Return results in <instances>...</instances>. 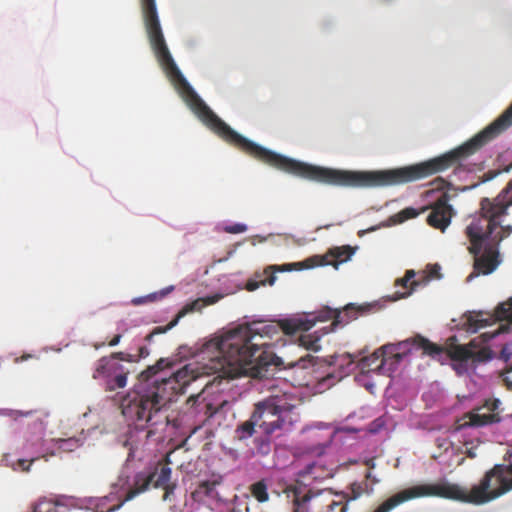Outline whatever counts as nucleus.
I'll return each mask as SVG.
<instances>
[{"label": "nucleus", "mask_w": 512, "mask_h": 512, "mask_svg": "<svg viewBox=\"0 0 512 512\" xmlns=\"http://www.w3.org/2000/svg\"><path fill=\"white\" fill-rule=\"evenodd\" d=\"M113 361L114 359L126 361V362H133L135 361V356L132 354L124 353V352H115L111 355V358Z\"/></svg>", "instance_id": "2f4dec72"}, {"label": "nucleus", "mask_w": 512, "mask_h": 512, "mask_svg": "<svg viewBox=\"0 0 512 512\" xmlns=\"http://www.w3.org/2000/svg\"><path fill=\"white\" fill-rule=\"evenodd\" d=\"M220 484L218 480H206L198 484L196 489L192 492V499L196 502L205 503L208 500H214L218 496L216 490L217 485Z\"/></svg>", "instance_id": "2eb2a0df"}, {"label": "nucleus", "mask_w": 512, "mask_h": 512, "mask_svg": "<svg viewBox=\"0 0 512 512\" xmlns=\"http://www.w3.org/2000/svg\"><path fill=\"white\" fill-rule=\"evenodd\" d=\"M512 234V225L508 224L496 228L488 223L472 218L465 229V235L469 239V252L474 255L473 272L467 281L479 276L492 273L500 264L499 245Z\"/></svg>", "instance_id": "7ed1b4c3"}, {"label": "nucleus", "mask_w": 512, "mask_h": 512, "mask_svg": "<svg viewBox=\"0 0 512 512\" xmlns=\"http://www.w3.org/2000/svg\"><path fill=\"white\" fill-rule=\"evenodd\" d=\"M510 490H512V464H497L487 471L480 482L473 485L470 490L446 480L418 484L391 496L373 512H390L406 501L423 497H439L481 505L504 495Z\"/></svg>", "instance_id": "f03ea898"}, {"label": "nucleus", "mask_w": 512, "mask_h": 512, "mask_svg": "<svg viewBox=\"0 0 512 512\" xmlns=\"http://www.w3.org/2000/svg\"><path fill=\"white\" fill-rule=\"evenodd\" d=\"M511 168H512V163L509 165V167H508V169H507V170H509V169H511Z\"/></svg>", "instance_id": "a18cd8bd"}, {"label": "nucleus", "mask_w": 512, "mask_h": 512, "mask_svg": "<svg viewBox=\"0 0 512 512\" xmlns=\"http://www.w3.org/2000/svg\"><path fill=\"white\" fill-rule=\"evenodd\" d=\"M36 460V458H32L31 460L19 459L15 464H13V470H19L22 472H28L32 463Z\"/></svg>", "instance_id": "bb28decb"}, {"label": "nucleus", "mask_w": 512, "mask_h": 512, "mask_svg": "<svg viewBox=\"0 0 512 512\" xmlns=\"http://www.w3.org/2000/svg\"><path fill=\"white\" fill-rule=\"evenodd\" d=\"M247 230V226L242 223H236L224 227V231L230 234L243 233Z\"/></svg>", "instance_id": "c756f323"}, {"label": "nucleus", "mask_w": 512, "mask_h": 512, "mask_svg": "<svg viewBox=\"0 0 512 512\" xmlns=\"http://www.w3.org/2000/svg\"><path fill=\"white\" fill-rule=\"evenodd\" d=\"M148 355H149V350L145 346H142L139 348L138 358H145Z\"/></svg>", "instance_id": "f704fd0d"}, {"label": "nucleus", "mask_w": 512, "mask_h": 512, "mask_svg": "<svg viewBox=\"0 0 512 512\" xmlns=\"http://www.w3.org/2000/svg\"><path fill=\"white\" fill-rule=\"evenodd\" d=\"M250 492L259 502H266L269 499L267 485L263 480L253 483Z\"/></svg>", "instance_id": "5701e85b"}, {"label": "nucleus", "mask_w": 512, "mask_h": 512, "mask_svg": "<svg viewBox=\"0 0 512 512\" xmlns=\"http://www.w3.org/2000/svg\"><path fill=\"white\" fill-rule=\"evenodd\" d=\"M427 208H422L421 210H416L415 208H412V207H407L403 210H401L399 213H398V217H399V220L402 222V221H405V220H408V219H412V218H415L417 217L421 212H424Z\"/></svg>", "instance_id": "a878e982"}, {"label": "nucleus", "mask_w": 512, "mask_h": 512, "mask_svg": "<svg viewBox=\"0 0 512 512\" xmlns=\"http://www.w3.org/2000/svg\"><path fill=\"white\" fill-rule=\"evenodd\" d=\"M443 184H446V182L444 181V179L440 178L439 179Z\"/></svg>", "instance_id": "37998d69"}, {"label": "nucleus", "mask_w": 512, "mask_h": 512, "mask_svg": "<svg viewBox=\"0 0 512 512\" xmlns=\"http://www.w3.org/2000/svg\"><path fill=\"white\" fill-rule=\"evenodd\" d=\"M510 206H512V180L496 197L482 198L478 215L474 218L499 229L504 226L501 224L502 218L508 215Z\"/></svg>", "instance_id": "0eeeda50"}, {"label": "nucleus", "mask_w": 512, "mask_h": 512, "mask_svg": "<svg viewBox=\"0 0 512 512\" xmlns=\"http://www.w3.org/2000/svg\"><path fill=\"white\" fill-rule=\"evenodd\" d=\"M121 337L122 335L121 334H117L115 335L108 343L109 346H116L120 340H121Z\"/></svg>", "instance_id": "72a5a7b5"}, {"label": "nucleus", "mask_w": 512, "mask_h": 512, "mask_svg": "<svg viewBox=\"0 0 512 512\" xmlns=\"http://www.w3.org/2000/svg\"><path fill=\"white\" fill-rule=\"evenodd\" d=\"M255 426H258V420L254 419V412H252L250 419L237 427L235 431L236 437L239 440L251 437L255 433Z\"/></svg>", "instance_id": "aec40b11"}, {"label": "nucleus", "mask_w": 512, "mask_h": 512, "mask_svg": "<svg viewBox=\"0 0 512 512\" xmlns=\"http://www.w3.org/2000/svg\"><path fill=\"white\" fill-rule=\"evenodd\" d=\"M414 276H415L414 270H407L404 277L396 280V282H395L396 285H400L406 289L410 288L408 291L401 293L396 299L404 298L411 294V291L414 289V286L418 285L416 281H412Z\"/></svg>", "instance_id": "4be33fe9"}, {"label": "nucleus", "mask_w": 512, "mask_h": 512, "mask_svg": "<svg viewBox=\"0 0 512 512\" xmlns=\"http://www.w3.org/2000/svg\"><path fill=\"white\" fill-rule=\"evenodd\" d=\"M254 419L266 435L288 431L299 420L296 406L286 394L270 396L254 405Z\"/></svg>", "instance_id": "423d86ee"}, {"label": "nucleus", "mask_w": 512, "mask_h": 512, "mask_svg": "<svg viewBox=\"0 0 512 512\" xmlns=\"http://www.w3.org/2000/svg\"><path fill=\"white\" fill-rule=\"evenodd\" d=\"M172 470L167 465H161L150 474L139 473L134 478L133 486L127 491L125 500H132L138 494L148 489L150 485L164 490L163 499L167 500L174 492L175 484L170 483Z\"/></svg>", "instance_id": "6e6552de"}, {"label": "nucleus", "mask_w": 512, "mask_h": 512, "mask_svg": "<svg viewBox=\"0 0 512 512\" xmlns=\"http://www.w3.org/2000/svg\"><path fill=\"white\" fill-rule=\"evenodd\" d=\"M475 340L471 341L468 346L465 345H454L448 350L449 357L455 361H468L473 362H486L493 357V353L489 347H482L475 350Z\"/></svg>", "instance_id": "9b49d317"}, {"label": "nucleus", "mask_w": 512, "mask_h": 512, "mask_svg": "<svg viewBox=\"0 0 512 512\" xmlns=\"http://www.w3.org/2000/svg\"><path fill=\"white\" fill-rule=\"evenodd\" d=\"M132 455H133V449L130 448L129 456H132Z\"/></svg>", "instance_id": "ea45409f"}, {"label": "nucleus", "mask_w": 512, "mask_h": 512, "mask_svg": "<svg viewBox=\"0 0 512 512\" xmlns=\"http://www.w3.org/2000/svg\"><path fill=\"white\" fill-rule=\"evenodd\" d=\"M356 250L357 247H352L350 245L332 247L321 257V263L323 265H331L334 268H338L340 264L350 260Z\"/></svg>", "instance_id": "f8f14e48"}, {"label": "nucleus", "mask_w": 512, "mask_h": 512, "mask_svg": "<svg viewBox=\"0 0 512 512\" xmlns=\"http://www.w3.org/2000/svg\"><path fill=\"white\" fill-rule=\"evenodd\" d=\"M350 492L343 494V501H332L328 508L331 512L335 510L336 507H340L339 512H346L348 502L353 501L361 497L364 493L367 492V483H357L354 482L350 485Z\"/></svg>", "instance_id": "4468645a"}, {"label": "nucleus", "mask_w": 512, "mask_h": 512, "mask_svg": "<svg viewBox=\"0 0 512 512\" xmlns=\"http://www.w3.org/2000/svg\"><path fill=\"white\" fill-rule=\"evenodd\" d=\"M468 325L474 331H477L479 328L486 326V321L479 319L478 315H476V316L471 315L468 317Z\"/></svg>", "instance_id": "c85d7f7f"}, {"label": "nucleus", "mask_w": 512, "mask_h": 512, "mask_svg": "<svg viewBox=\"0 0 512 512\" xmlns=\"http://www.w3.org/2000/svg\"><path fill=\"white\" fill-rule=\"evenodd\" d=\"M378 309L377 304L349 303L340 309L324 307L318 312L295 315L277 322L253 321L240 325L221 337L208 341L202 351L205 361L201 367L187 364L169 376L165 369L173 363L161 358L151 366V436L159 427H166L168 416L163 410L172 398L184 392L200 374H217L219 378L234 379L240 376L262 378L271 365L280 366L283 361L271 350L263 338H272L282 330L286 335L298 331L307 332L317 322L333 320L331 326H344L360 316H366Z\"/></svg>", "instance_id": "f257e3e1"}, {"label": "nucleus", "mask_w": 512, "mask_h": 512, "mask_svg": "<svg viewBox=\"0 0 512 512\" xmlns=\"http://www.w3.org/2000/svg\"><path fill=\"white\" fill-rule=\"evenodd\" d=\"M204 304L205 303L202 299H197L191 303L186 304L170 323H168L166 326L155 327L149 334L146 335L145 340L150 342L155 335L166 333L174 326H176L181 317L190 312L200 311Z\"/></svg>", "instance_id": "ddd939ff"}, {"label": "nucleus", "mask_w": 512, "mask_h": 512, "mask_svg": "<svg viewBox=\"0 0 512 512\" xmlns=\"http://www.w3.org/2000/svg\"><path fill=\"white\" fill-rule=\"evenodd\" d=\"M498 309L502 312L503 317H509V315L506 314V309L504 307V304L500 305V307Z\"/></svg>", "instance_id": "e433bc0d"}, {"label": "nucleus", "mask_w": 512, "mask_h": 512, "mask_svg": "<svg viewBox=\"0 0 512 512\" xmlns=\"http://www.w3.org/2000/svg\"><path fill=\"white\" fill-rule=\"evenodd\" d=\"M114 499L113 495L105 496L99 500V502L95 505V512H113L119 509L124 502L125 498L118 502H112Z\"/></svg>", "instance_id": "412c9836"}, {"label": "nucleus", "mask_w": 512, "mask_h": 512, "mask_svg": "<svg viewBox=\"0 0 512 512\" xmlns=\"http://www.w3.org/2000/svg\"><path fill=\"white\" fill-rule=\"evenodd\" d=\"M329 332L328 328H324L322 332H314L309 334L300 335L298 341L299 346L305 348L306 350H310L313 352H318L321 349L320 339L324 334Z\"/></svg>", "instance_id": "f3484780"}, {"label": "nucleus", "mask_w": 512, "mask_h": 512, "mask_svg": "<svg viewBox=\"0 0 512 512\" xmlns=\"http://www.w3.org/2000/svg\"><path fill=\"white\" fill-rule=\"evenodd\" d=\"M122 366L117 362L109 359L107 357H102L98 360L96 364V368L93 372V378H111L113 374H115L118 370H120Z\"/></svg>", "instance_id": "dca6fc26"}, {"label": "nucleus", "mask_w": 512, "mask_h": 512, "mask_svg": "<svg viewBox=\"0 0 512 512\" xmlns=\"http://www.w3.org/2000/svg\"><path fill=\"white\" fill-rule=\"evenodd\" d=\"M370 476H371V473H370V472H368V473L366 474V478H370Z\"/></svg>", "instance_id": "a19ab883"}, {"label": "nucleus", "mask_w": 512, "mask_h": 512, "mask_svg": "<svg viewBox=\"0 0 512 512\" xmlns=\"http://www.w3.org/2000/svg\"><path fill=\"white\" fill-rule=\"evenodd\" d=\"M499 400H487L484 406L479 407L463 416L462 427H481L487 424L496 423L500 420L494 411L498 408Z\"/></svg>", "instance_id": "1a4fd4ad"}, {"label": "nucleus", "mask_w": 512, "mask_h": 512, "mask_svg": "<svg viewBox=\"0 0 512 512\" xmlns=\"http://www.w3.org/2000/svg\"><path fill=\"white\" fill-rule=\"evenodd\" d=\"M448 202V194L443 193L431 205V211L427 216V223L431 227L444 231L449 226L453 216V208Z\"/></svg>", "instance_id": "9d476101"}, {"label": "nucleus", "mask_w": 512, "mask_h": 512, "mask_svg": "<svg viewBox=\"0 0 512 512\" xmlns=\"http://www.w3.org/2000/svg\"><path fill=\"white\" fill-rule=\"evenodd\" d=\"M226 404H227V401H223L218 406H214L211 403L204 404V408H205L204 413H205L206 417L211 418L214 414H216L218 412V410L223 408Z\"/></svg>", "instance_id": "cd10ccee"}, {"label": "nucleus", "mask_w": 512, "mask_h": 512, "mask_svg": "<svg viewBox=\"0 0 512 512\" xmlns=\"http://www.w3.org/2000/svg\"><path fill=\"white\" fill-rule=\"evenodd\" d=\"M314 496L315 495L311 490L302 494L300 489H295L293 499L294 512H310L309 502L312 500Z\"/></svg>", "instance_id": "a211bd4d"}, {"label": "nucleus", "mask_w": 512, "mask_h": 512, "mask_svg": "<svg viewBox=\"0 0 512 512\" xmlns=\"http://www.w3.org/2000/svg\"><path fill=\"white\" fill-rule=\"evenodd\" d=\"M512 126V103L492 123L462 145L441 155V172L470 171L468 159Z\"/></svg>", "instance_id": "20e7f679"}, {"label": "nucleus", "mask_w": 512, "mask_h": 512, "mask_svg": "<svg viewBox=\"0 0 512 512\" xmlns=\"http://www.w3.org/2000/svg\"><path fill=\"white\" fill-rule=\"evenodd\" d=\"M34 412L33 411H27V412H22V411H13L10 415L14 418V419H17L19 416H30L32 415Z\"/></svg>", "instance_id": "473e14b6"}, {"label": "nucleus", "mask_w": 512, "mask_h": 512, "mask_svg": "<svg viewBox=\"0 0 512 512\" xmlns=\"http://www.w3.org/2000/svg\"><path fill=\"white\" fill-rule=\"evenodd\" d=\"M228 512H240V510H237V511H236L235 509H232V510H230V511H228Z\"/></svg>", "instance_id": "79ce46f5"}, {"label": "nucleus", "mask_w": 512, "mask_h": 512, "mask_svg": "<svg viewBox=\"0 0 512 512\" xmlns=\"http://www.w3.org/2000/svg\"><path fill=\"white\" fill-rule=\"evenodd\" d=\"M276 268L274 266H270L264 270V274L266 277L264 279H261L260 281L255 280H249L246 284V289L248 291H254L258 289L261 285H270L272 286L275 283L276 276L274 274Z\"/></svg>", "instance_id": "6ab92c4d"}, {"label": "nucleus", "mask_w": 512, "mask_h": 512, "mask_svg": "<svg viewBox=\"0 0 512 512\" xmlns=\"http://www.w3.org/2000/svg\"><path fill=\"white\" fill-rule=\"evenodd\" d=\"M207 303H208V304H213V303H214V301H213V300H209Z\"/></svg>", "instance_id": "c03bdc74"}, {"label": "nucleus", "mask_w": 512, "mask_h": 512, "mask_svg": "<svg viewBox=\"0 0 512 512\" xmlns=\"http://www.w3.org/2000/svg\"><path fill=\"white\" fill-rule=\"evenodd\" d=\"M281 271H285V270H290L289 268H287L286 266H284L283 268L280 269Z\"/></svg>", "instance_id": "58836bf2"}, {"label": "nucleus", "mask_w": 512, "mask_h": 512, "mask_svg": "<svg viewBox=\"0 0 512 512\" xmlns=\"http://www.w3.org/2000/svg\"><path fill=\"white\" fill-rule=\"evenodd\" d=\"M198 399H199V396H191L188 398L187 402L192 403V406H194L197 403Z\"/></svg>", "instance_id": "c9c22d12"}, {"label": "nucleus", "mask_w": 512, "mask_h": 512, "mask_svg": "<svg viewBox=\"0 0 512 512\" xmlns=\"http://www.w3.org/2000/svg\"><path fill=\"white\" fill-rule=\"evenodd\" d=\"M440 270H441V267L438 264L428 265L427 266L428 278H430V279L441 278Z\"/></svg>", "instance_id": "7c9ffc66"}, {"label": "nucleus", "mask_w": 512, "mask_h": 512, "mask_svg": "<svg viewBox=\"0 0 512 512\" xmlns=\"http://www.w3.org/2000/svg\"><path fill=\"white\" fill-rule=\"evenodd\" d=\"M316 360V357L310 354H306L305 356L300 357L296 362L289 363L288 365L292 367L297 366L299 368L306 369L309 366H314Z\"/></svg>", "instance_id": "393cba45"}, {"label": "nucleus", "mask_w": 512, "mask_h": 512, "mask_svg": "<svg viewBox=\"0 0 512 512\" xmlns=\"http://www.w3.org/2000/svg\"><path fill=\"white\" fill-rule=\"evenodd\" d=\"M171 290H173V287H169L167 289H165L164 291L161 292V297L165 296L166 294H168Z\"/></svg>", "instance_id": "4c0bfd02"}, {"label": "nucleus", "mask_w": 512, "mask_h": 512, "mask_svg": "<svg viewBox=\"0 0 512 512\" xmlns=\"http://www.w3.org/2000/svg\"><path fill=\"white\" fill-rule=\"evenodd\" d=\"M411 347L421 349L424 354L432 357L441 355L444 348L440 345L430 342L422 336H416L411 340L403 341L399 344H388L374 351L370 356L361 360L360 366L365 372H378L386 374L392 372L393 365H397L403 358L405 352H410Z\"/></svg>", "instance_id": "39448f33"}, {"label": "nucleus", "mask_w": 512, "mask_h": 512, "mask_svg": "<svg viewBox=\"0 0 512 512\" xmlns=\"http://www.w3.org/2000/svg\"><path fill=\"white\" fill-rule=\"evenodd\" d=\"M127 384V373H120L110 378L107 382V388L109 390H116L124 388Z\"/></svg>", "instance_id": "b1692460"}]
</instances>
